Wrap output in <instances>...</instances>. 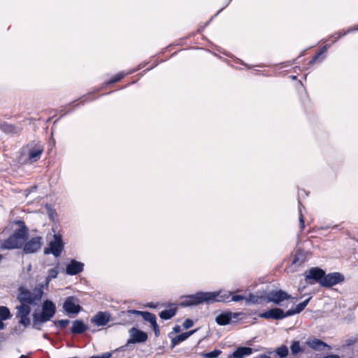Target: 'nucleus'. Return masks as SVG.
Here are the masks:
<instances>
[{"instance_id": "1", "label": "nucleus", "mask_w": 358, "mask_h": 358, "mask_svg": "<svg viewBox=\"0 0 358 358\" xmlns=\"http://www.w3.org/2000/svg\"><path fill=\"white\" fill-rule=\"evenodd\" d=\"M59 273L58 266L48 271V275L45 279V284H38L32 291L21 287L17 296L20 304L16 306V317L20 319V324L27 327L30 324L29 314L31 307L38 306L43 294L44 287H48L52 279L56 278Z\"/></svg>"}, {"instance_id": "2", "label": "nucleus", "mask_w": 358, "mask_h": 358, "mask_svg": "<svg viewBox=\"0 0 358 358\" xmlns=\"http://www.w3.org/2000/svg\"><path fill=\"white\" fill-rule=\"evenodd\" d=\"M17 225V229H15L13 234L8 238L3 240L1 242L0 248L2 250H13L20 248L27 236V229L21 220H17L14 222Z\"/></svg>"}, {"instance_id": "3", "label": "nucleus", "mask_w": 358, "mask_h": 358, "mask_svg": "<svg viewBox=\"0 0 358 358\" xmlns=\"http://www.w3.org/2000/svg\"><path fill=\"white\" fill-rule=\"evenodd\" d=\"M56 307L55 304L49 300L44 301L42 306V312L41 313H34L33 314L34 326L36 329H39L38 326L49 321L55 315Z\"/></svg>"}, {"instance_id": "4", "label": "nucleus", "mask_w": 358, "mask_h": 358, "mask_svg": "<svg viewBox=\"0 0 358 358\" xmlns=\"http://www.w3.org/2000/svg\"><path fill=\"white\" fill-rule=\"evenodd\" d=\"M43 145L40 143L31 142L22 150V155L24 157V162L34 163L38 161L43 152Z\"/></svg>"}, {"instance_id": "5", "label": "nucleus", "mask_w": 358, "mask_h": 358, "mask_svg": "<svg viewBox=\"0 0 358 358\" xmlns=\"http://www.w3.org/2000/svg\"><path fill=\"white\" fill-rule=\"evenodd\" d=\"M209 292H199L195 294L189 295L185 297L181 302L182 306H196L203 303H210Z\"/></svg>"}, {"instance_id": "6", "label": "nucleus", "mask_w": 358, "mask_h": 358, "mask_svg": "<svg viewBox=\"0 0 358 358\" xmlns=\"http://www.w3.org/2000/svg\"><path fill=\"white\" fill-rule=\"evenodd\" d=\"M131 315H141L145 321H148L151 324V326L153 328L155 335H159V329L157 323L156 317L154 314L149 312H142L135 310H129L126 312L122 313V316L129 317Z\"/></svg>"}, {"instance_id": "7", "label": "nucleus", "mask_w": 358, "mask_h": 358, "mask_svg": "<svg viewBox=\"0 0 358 358\" xmlns=\"http://www.w3.org/2000/svg\"><path fill=\"white\" fill-rule=\"evenodd\" d=\"M53 238V240L49 243L48 247L44 249V253L52 254L55 257H58L64 249V243L60 235L55 234Z\"/></svg>"}, {"instance_id": "8", "label": "nucleus", "mask_w": 358, "mask_h": 358, "mask_svg": "<svg viewBox=\"0 0 358 358\" xmlns=\"http://www.w3.org/2000/svg\"><path fill=\"white\" fill-rule=\"evenodd\" d=\"M291 298L289 294L281 289L272 290L265 294V302H272L276 305H280L282 301Z\"/></svg>"}, {"instance_id": "9", "label": "nucleus", "mask_w": 358, "mask_h": 358, "mask_svg": "<svg viewBox=\"0 0 358 358\" xmlns=\"http://www.w3.org/2000/svg\"><path fill=\"white\" fill-rule=\"evenodd\" d=\"M236 292L227 290H220L217 292H209L212 295L210 296V302L229 303L231 302V296Z\"/></svg>"}, {"instance_id": "10", "label": "nucleus", "mask_w": 358, "mask_h": 358, "mask_svg": "<svg viewBox=\"0 0 358 358\" xmlns=\"http://www.w3.org/2000/svg\"><path fill=\"white\" fill-rule=\"evenodd\" d=\"M344 280L343 275L338 272L329 273L324 275L323 279L321 280V285L323 287H329L336 284H338Z\"/></svg>"}, {"instance_id": "11", "label": "nucleus", "mask_w": 358, "mask_h": 358, "mask_svg": "<svg viewBox=\"0 0 358 358\" xmlns=\"http://www.w3.org/2000/svg\"><path fill=\"white\" fill-rule=\"evenodd\" d=\"M241 315V313L226 311L218 315L215 318V322L219 325L224 326L229 324L231 322L237 320Z\"/></svg>"}, {"instance_id": "12", "label": "nucleus", "mask_w": 358, "mask_h": 358, "mask_svg": "<svg viewBox=\"0 0 358 358\" xmlns=\"http://www.w3.org/2000/svg\"><path fill=\"white\" fill-rule=\"evenodd\" d=\"M43 245V239L40 236L31 238L25 243L23 250L26 254H31L38 251Z\"/></svg>"}, {"instance_id": "13", "label": "nucleus", "mask_w": 358, "mask_h": 358, "mask_svg": "<svg viewBox=\"0 0 358 358\" xmlns=\"http://www.w3.org/2000/svg\"><path fill=\"white\" fill-rule=\"evenodd\" d=\"M131 338L127 341L128 344L144 343L148 339V335L145 332L141 331L135 327L129 330Z\"/></svg>"}, {"instance_id": "14", "label": "nucleus", "mask_w": 358, "mask_h": 358, "mask_svg": "<svg viewBox=\"0 0 358 358\" xmlns=\"http://www.w3.org/2000/svg\"><path fill=\"white\" fill-rule=\"evenodd\" d=\"M63 308L66 313L73 314L78 313L81 310V307L78 304V300L73 296L66 299L63 304Z\"/></svg>"}, {"instance_id": "15", "label": "nucleus", "mask_w": 358, "mask_h": 358, "mask_svg": "<svg viewBox=\"0 0 358 358\" xmlns=\"http://www.w3.org/2000/svg\"><path fill=\"white\" fill-rule=\"evenodd\" d=\"M306 279L307 281H308L310 283V280H313L317 282H319L321 285V280L323 279V277L324 275V271L320 268H313L308 270L305 273Z\"/></svg>"}, {"instance_id": "16", "label": "nucleus", "mask_w": 358, "mask_h": 358, "mask_svg": "<svg viewBox=\"0 0 358 358\" xmlns=\"http://www.w3.org/2000/svg\"><path fill=\"white\" fill-rule=\"evenodd\" d=\"M84 264L75 259H72L66 266V273L70 275H76L83 271Z\"/></svg>"}, {"instance_id": "17", "label": "nucleus", "mask_w": 358, "mask_h": 358, "mask_svg": "<svg viewBox=\"0 0 358 358\" xmlns=\"http://www.w3.org/2000/svg\"><path fill=\"white\" fill-rule=\"evenodd\" d=\"M110 320V314L106 312H99L93 318L92 322L96 326H105Z\"/></svg>"}, {"instance_id": "18", "label": "nucleus", "mask_w": 358, "mask_h": 358, "mask_svg": "<svg viewBox=\"0 0 358 358\" xmlns=\"http://www.w3.org/2000/svg\"><path fill=\"white\" fill-rule=\"evenodd\" d=\"M307 345L310 348H312L315 350H318V351L322 350L324 348H327L329 350L331 349V347L329 345H328L324 342H323L319 339H317V338L308 340L307 341Z\"/></svg>"}, {"instance_id": "19", "label": "nucleus", "mask_w": 358, "mask_h": 358, "mask_svg": "<svg viewBox=\"0 0 358 358\" xmlns=\"http://www.w3.org/2000/svg\"><path fill=\"white\" fill-rule=\"evenodd\" d=\"M0 129L8 134H17L20 130L18 127L5 122H0Z\"/></svg>"}, {"instance_id": "20", "label": "nucleus", "mask_w": 358, "mask_h": 358, "mask_svg": "<svg viewBox=\"0 0 358 358\" xmlns=\"http://www.w3.org/2000/svg\"><path fill=\"white\" fill-rule=\"evenodd\" d=\"M253 352L252 348L249 347H240L238 348L233 353L234 358H244L246 356L251 355Z\"/></svg>"}, {"instance_id": "21", "label": "nucleus", "mask_w": 358, "mask_h": 358, "mask_svg": "<svg viewBox=\"0 0 358 358\" xmlns=\"http://www.w3.org/2000/svg\"><path fill=\"white\" fill-rule=\"evenodd\" d=\"M87 327L80 320H75L73 322L71 332L73 334H82L87 330Z\"/></svg>"}, {"instance_id": "22", "label": "nucleus", "mask_w": 358, "mask_h": 358, "mask_svg": "<svg viewBox=\"0 0 358 358\" xmlns=\"http://www.w3.org/2000/svg\"><path fill=\"white\" fill-rule=\"evenodd\" d=\"M247 303L261 304L265 302V296H258L254 294H250L245 299Z\"/></svg>"}, {"instance_id": "23", "label": "nucleus", "mask_w": 358, "mask_h": 358, "mask_svg": "<svg viewBox=\"0 0 358 358\" xmlns=\"http://www.w3.org/2000/svg\"><path fill=\"white\" fill-rule=\"evenodd\" d=\"M196 330L189 331L188 332H185L181 334H179L176 336L175 338L172 339V343L173 345H178L182 341H185L187 338H188L190 336H192Z\"/></svg>"}, {"instance_id": "24", "label": "nucleus", "mask_w": 358, "mask_h": 358, "mask_svg": "<svg viewBox=\"0 0 358 358\" xmlns=\"http://www.w3.org/2000/svg\"><path fill=\"white\" fill-rule=\"evenodd\" d=\"M310 299V297L308 298V299L305 300L302 303H299L296 306L295 309L287 310V315H289L290 316V315H294V314H298V313H301L306 307V306L308 305Z\"/></svg>"}, {"instance_id": "25", "label": "nucleus", "mask_w": 358, "mask_h": 358, "mask_svg": "<svg viewBox=\"0 0 358 358\" xmlns=\"http://www.w3.org/2000/svg\"><path fill=\"white\" fill-rule=\"evenodd\" d=\"M271 318L274 320H281L287 317V313H284L283 310L280 308H275L270 310Z\"/></svg>"}, {"instance_id": "26", "label": "nucleus", "mask_w": 358, "mask_h": 358, "mask_svg": "<svg viewBox=\"0 0 358 358\" xmlns=\"http://www.w3.org/2000/svg\"><path fill=\"white\" fill-rule=\"evenodd\" d=\"M176 308L164 310L159 313V317L163 320H169L173 317L176 315Z\"/></svg>"}, {"instance_id": "27", "label": "nucleus", "mask_w": 358, "mask_h": 358, "mask_svg": "<svg viewBox=\"0 0 358 358\" xmlns=\"http://www.w3.org/2000/svg\"><path fill=\"white\" fill-rule=\"evenodd\" d=\"M11 317L9 309L6 306H0V321L6 320Z\"/></svg>"}, {"instance_id": "28", "label": "nucleus", "mask_w": 358, "mask_h": 358, "mask_svg": "<svg viewBox=\"0 0 358 358\" xmlns=\"http://www.w3.org/2000/svg\"><path fill=\"white\" fill-rule=\"evenodd\" d=\"M290 350L293 355H296L299 352L303 351L299 341H294L290 347Z\"/></svg>"}, {"instance_id": "29", "label": "nucleus", "mask_w": 358, "mask_h": 358, "mask_svg": "<svg viewBox=\"0 0 358 358\" xmlns=\"http://www.w3.org/2000/svg\"><path fill=\"white\" fill-rule=\"evenodd\" d=\"M276 353L281 358L286 357L288 355V349L286 346L282 345L277 349Z\"/></svg>"}, {"instance_id": "30", "label": "nucleus", "mask_w": 358, "mask_h": 358, "mask_svg": "<svg viewBox=\"0 0 358 358\" xmlns=\"http://www.w3.org/2000/svg\"><path fill=\"white\" fill-rule=\"evenodd\" d=\"M221 354V351L218 350H215L212 352H208L205 354L206 358H216Z\"/></svg>"}, {"instance_id": "31", "label": "nucleus", "mask_w": 358, "mask_h": 358, "mask_svg": "<svg viewBox=\"0 0 358 358\" xmlns=\"http://www.w3.org/2000/svg\"><path fill=\"white\" fill-rule=\"evenodd\" d=\"M70 323V321L69 320H61L57 321L55 324L57 326L60 327L61 329H64L66 327H67Z\"/></svg>"}, {"instance_id": "32", "label": "nucleus", "mask_w": 358, "mask_h": 358, "mask_svg": "<svg viewBox=\"0 0 358 358\" xmlns=\"http://www.w3.org/2000/svg\"><path fill=\"white\" fill-rule=\"evenodd\" d=\"M245 299L246 297L243 295H236L233 294L231 296V301L238 302L244 299L245 300Z\"/></svg>"}, {"instance_id": "33", "label": "nucleus", "mask_w": 358, "mask_h": 358, "mask_svg": "<svg viewBox=\"0 0 358 358\" xmlns=\"http://www.w3.org/2000/svg\"><path fill=\"white\" fill-rule=\"evenodd\" d=\"M194 325V322L192 320L190 319H186L184 322H183V327L185 329H187L190 327H192V326Z\"/></svg>"}, {"instance_id": "34", "label": "nucleus", "mask_w": 358, "mask_h": 358, "mask_svg": "<svg viewBox=\"0 0 358 358\" xmlns=\"http://www.w3.org/2000/svg\"><path fill=\"white\" fill-rule=\"evenodd\" d=\"M327 50V48L324 46L323 47L320 52L319 53H317L314 57L313 59L310 61V63H314L315 62V61L326 51Z\"/></svg>"}, {"instance_id": "35", "label": "nucleus", "mask_w": 358, "mask_h": 358, "mask_svg": "<svg viewBox=\"0 0 358 358\" xmlns=\"http://www.w3.org/2000/svg\"><path fill=\"white\" fill-rule=\"evenodd\" d=\"M271 311L270 310H268V311H266L264 313H262L259 315V316L262 318H264V319H271Z\"/></svg>"}, {"instance_id": "36", "label": "nucleus", "mask_w": 358, "mask_h": 358, "mask_svg": "<svg viewBox=\"0 0 358 358\" xmlns=\"http://www.w3.org/2000/svg\"><path fill=\"white\" fill-rule=\"evenodd\" d=\"M124 76V74L123 73H119L117 74V76H115L111 80H110V83H116L119 80H120Z\"/></svg>"}, {"instance_id": "37", "label": "nucleus", "mask_w": 358, "mask_h": 358, "mask_svg": "<svg viewBox=\"0 0 358 358\" xmlns=\"http://www.w3.org/2000/svg\"><path fill=\"white\" fill-rule=\"evenodd\" d=\"M111 357V353L106 352L100 356H94V358H110Z\"/></svg>"}, {"instance_id": "38", "label": "nucleus", "mask_w": 358, "mask_h": 358, "mask_svg": "<svg viewBox=\"0 0 358 358\" xmlns=\"http://www.w3.org/2000/svg\"><path fill=\"white\" fill-rule=\"evenodd\" d=\"M299 222H300L301 228L303 229L305 225H304V221H303V218L301 210H299Z\"/></svg>"}, {"instance_id": "39", "label": "nucleus", "mask_w": 358, "mask_h": 358, "mask_svg": "<svg viewBox=\"0 0 358 358\" xmlns=\"http://www.w3.org/2000/svg\"><path fill=\"white\" fill-rule=\"evenodd\" d=\"M173 331L176 332V333H178L180 331V326H176L174 328H173Z\"/></svg>"}, {"instance_id": "40", "label": "nucleus", "mask_w": 358, "mask_h": 358, "mask_svg": "<svg viewBox=\"0 0 358 358\" xmlns=\"http://www.w3.org/2000/svg\"><path fill=\"white\" fill-rule=\"evenodd\" d=\"M324 358H339V357L337 355H328L324 357Z\"/></svg>"}, {"instance_id": "41", "label": "nucleus", "mask_w": 358, "mask_h": 358, "mask_svg": "<svg viewBox=\"0 0 358 358\" xmlns=\"http://www.w3.org/2000/svg\"><path fill=\"white\" fill-rule=\"evenodd\" d=\"M3 327H4V324H3V322L0 321V329H3Z\"/></svg>"}, {"instance_id": "42", "label": "nucleus", "mask_w": 358, "mask_h": 358, "mask_svg": "<svg viewBox=\"0 0 358 358\" xmlns=\"http://www.w3.org/2000/svg\"><path fill=\"white\" fill-rule=\"evenodd\" d=\"M20 358H28V357L27 355H21Z\"/></svg>"}, {"instance_id": "43", "label": "nucleus", "mask_w": 358, "mask_h": 358, "mask_svg": "<svg viewBox=\"0 0 358 358\" xmlns=\"http://www.w3.org/2000/svg\"><path fill=\"white\" fill-rule=\"evenodd\" d=\"M3 256L0 254V262L2 260Z\"/></svg>"}, {"instance_id": "44", "label": "nucleus", "mask_w": 358, "mask_h": 358, "mask_svg": "<svg viewBox=\"0 0 358 358\" xmlns=\"http://www.w3.org/2000/svg\"><path fill=\"white\" fill-rule=\"evenodd\" d=\"M354 30H358V25L355 27Z\"/></svg>"}]
</instances>
